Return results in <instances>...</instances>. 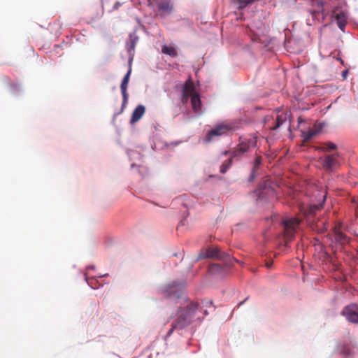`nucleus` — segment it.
<instances>
[{"instance_id": "1", "label": "nucleus", "mask_w": 358, "mask_h": 358, "mask_svg": "<svg viewBox=\"0 0 358 358\" xmlns=\"http://www.w3.org/2000/svg\"><path fill=\"white\" fill-rule=\"evenodd\" d=\"M184 289V284L176 282L168 284L163 288L165 297L169 299L177 307L176 318L173 321L166 338L169 337L174 330L182 329L189 326L197 309V305L187 298Z\"/></svg>"}, {"instance_id": "2", "label": "nucleus", "mask_w": 358, "mask_h": 358, "mask_svg": "<svg viewBox=\"0 0 358 358\" xmlns=\"http://www.w3.org/2000/svg\"><path fill=\"white\" fill-rule=\"evenodd\" d=\"M234 129V125L233 124L225 122L217 124L214 128L207 132L204 141L206 143H210L215 138L228 135Z\"/></svg>"}, {"instance_id": "3", "label": "nucleus", "mask_w": 358, "mask_h": 358, "mask_svg": "<svg viewBox=\"0 0 358 358\" xmlns=\"http://www.w3.org/2000/svg\"><path fill=\"white\" fill-rule=\"evenodd\" d=\"M301 220L298 217H287L283 220L284 236L287 241L294 238Z\"/></svg>"}, {"instance_id": "4", "label": "nucleus", "mask_w": 358, "mask_h": 358, "mask_svg": "<svg viewBox=\"0 0 358 358\" xmlns=\"http://www.w3.org/2000/svg\"><path fill=\"white\" fill-rule=\"evenodd\" d=\"M156 5L159 15L162 17L170 15L173 11V2L172 0H148V6L150 7Z\"/></svg>"}, {"instance_id": "5", "label": "nucleus", "mask_w": 358, "mask_h": 358, "mask_svg": "<svg viewBox=\"0 0 358 358\" xmlns=\"http://www.w3.org/2000/svg\"><path fill=\"white\" fill-rule=\"evenodd\" d=\"M227 257H229V255L227 253L222 252L219 248L211 247L206 249L205 252L201 250L199 252L197 259H201L204 258H215L218 259H224Z\"/></svg>"}, {"instance_id": "6", "label": "nucleus", "mask_w": 358, "mask_h": 358, "mask_svg": "<svg viewBox=\"0 0 358 358\" xmlns=\"http://www.w3.org/2000/svg\"><path fill=\"white\" fill-rule=\"evenodd\" d=\"M341 315L344 316L348 322L358 324V304L351 303L346 306L341 311Z\"/></svg>"}, {"instance_id": "7", "label": "nucleus", "mask_w": 358, "mask_h": 358, "mask_svg": "<svg viewBox=\"0 0 358 358\" xmlns=\"http://www.w3.org/2000/svg\"><path fill=\"white\" fill-rule=\"evenodd\" d=\"M256 193L259 199H266L268 197H273L275 195V190L271 187L269 182L266 181L260 184L256 190Z\"/></svg>"}, {"instance_id": "8", "label": "nucleus", "mask_w": 358, "mask_h": 358, "mask_svg": "<svg viewBox=\"0 0 358 358\" xmlns=\"http://www.w3.org/2000/svg\"><path fill=\"white\" fill-rule=\"evenodd\" d=\"M339 155L338 153H336L334 155H329L325 156L322 159V164L324 168H325L328 171H331L333 169H335L338 166V161L336 157Z\"/></svg>"}, {"instance_id": "9", "label": "nucleus", "mask_w": 358, "mask_h": 358, "mask_svg": "<svg viewBox=\"0 0 358 358\" xmlns=\"http://www.w3.org/2000/svg\"><path fill=\"white\" fill-rule=\"evenodd\" d=\"M131 73V69L130 68L128 70L127 74L124 76V77L122 81L121 85H120L121 92H122V94L123 96V101H122V109L125 107V106L128 101L129 95L127 94V87H128V83L129 81Z\"/></svg>"}, {"instance_id": "10", "label": "nucleus", "mask_w": 358, "mask_h": 358, "mask_svg": "<svg viewBox=\"0 0 358 358\" xmlns=\"http://www.w3.org/2000/svg\"><path fill=\"white\" fill-rule=\"evenodd\" d=\"M355 345L352 342H343L338 345L339 353L343 355H350L354 353Z\"/></svg>"}, {"instance_id": "11", "label": "nucleus", "mask_w": 358, "mask_h": 358, "mask_svg": "<svg viewBox=\"0 0 358 358\" xmlns=\"http://www.w3.org/2000/svg\"><path fill=\"white\" fill-rule=\"evenodd\" d=\"M250 150V145L245 141H241L232 152V157H237Z\"/></svg>"}, {"instance_id": "12", "label": "nucleus", "mask_w": 358, "mask_h": 358, "mask_svg": "<svg viewBox=\"0 0 358 358\" xmlns=\"http://www.w3.org/2000/svg\"><path fill=\"white\" fill-rule=\"evenodd\" d=\"M191 103L194 112L198 115L201 114V101L199 93L192 94Z\"/></svg>"}, {"instance_id": "13", "label": "nucleus", "mask_w": 358, "mask_h": 358, "mask_svg": "<svg viewBox=\"0 0 358 358\" xmlns=\"http://www.w3.org/2000/svg\"><path fill=\"white\" fill-rule=\"evenodd\" d=\"M145 108L143 105H138L133 111L130 120L131 124L138 122L145 114Z\"/></svg>"}, {"instance_id": "14", "label": "nucleus", "mask_w": 358, "mask_h": 358, "mask_svg": "<svg viewBox=\"0 0 358 358\" xmlns=\"http://www.w3.org/2000/svg\"><path fill=\"white\" fill-rule=\"evenodd\" d=\"M334 238L335 240L341 243V244H345L348 243V237L345 234H343L341 230L340 226H336L334 229Z\"/></svg>"}, {"instance_id": "15", "label": "nucleus", "mask_w": 358, "mask_h": 358, "mask_svg": "<svg viewBox=\"0 0 358 358\" xmlns=\"http://www.w3.org/2000/svg\"><path fill=\"white\" fill-rule=\"evenodd\" d=\"M334 17L337 21V24L340 29L343 31L347 22L346 14L343 11L339 13L334 12Z\"/></svg>"}, {"instance_id": "16", "label": "nucleus", "mask_w": 358, "mask_h": 358, "mask_svg": "<svg viewBox=\"0 0 358 358\" xmlns=\"http://www.w3.org/2000/svg\"><path fill=\"white\" fill-rule=\"evenodd\" d=\"M182 92L191 95V97L192 96V94L196 93L195 92L194 82L191 78H189L187 80H186V82L183 85Z\"/></svg>"}, {"instance_id": "17", "label": "nucleus", "mask_w": 358, "mask_h": 358, "mask_svg": "<svg viewBox=\"0 0 358 358\" xmlns=\"http://www.w3.org/2000/svg\"><path fill=\"white\" fill-rule=\"evenodd\" d=\"M262 162V159L260 156H257L255 157L254 164L252 169V171L250 173V176L249 177V181L252 182L255 180V178L257 177V171L258 170L259 166L261 165Z\"/></svg>"}, {"instance_id": "18", "label": "nucleus", "mask_w": 358, "mask_h": 358, "mask_svg": "<svg viewBox=\"0 0 358 358\" xmlns=\"http://www.w3.org/2000/svg\"><path fill=\"white\" fill-rule=\"evenodd\" d=\"M322 208V203L318 205H311L304 210V215L306 217H309L315 214L316 211L320 210Z\"/></svg>"}, {"instance_id": "19", "label": "nucleus", "mask_w": 358, "mask_h": 358, "mask_svg": "<svg viewBox=\"0 0 358 358\" xmlns=\"http://www.w3.org/2000/svg\"><path fill=\"white\" fill-rule=\"evenodd\" d=\"M287 120V117L285 114H277L276 115V120H275V125L270 127V129L271 130H275L278 128H279Z\"/></svg>"}, {"instance_id": "20", "label": "nucleus", "mask_w": 358, "mask_h": 358, "mask_svg": "<svg viewBox=\"0 0 358 358\" xmlns=\"http://www.w3.org/2000/svg\"><path fill=\"white\" fill-rule=\"evenodd\" d=\"M162 53L175 57L178 55L176 50L172 46L164 45L162 49Z\"/></svg>"}, {"instance_id": "21", "label": "nucleus", "mask_w": 358, "mask_h": 358, "mask_svg": "<svg viewBox=\"0 0 358 358\" xmlns=\"http://www.w3.org/2000/svg\"><path fill=\"white\" fill-rule=\"evenodd\" d=\"M229 267H230V265L227 264H224V267H222V266H221L220 264H213L211 266L210 271L213 274L221 273L222 269H224V268L228 269V268H229Z\"/></svg>"}, {"instance_id": "22", "label": "nucleus", "mask_w": 358, "mask_h": 358, "mask_svg": "<svg viewBox=\"0 0 358 358\" xmlns=\"http://www.w3.org/2000/svg\"><path fill=\"white\" fill-rule=\"evenodd\" d=\"M324 146L317 147L316 150L327 152L330 150H336L337 148V145L331 142H327L324 143Z\"/></svg>"}, {"instance_id": "23", "label": "nucleus", "mask_w": 358, "mask_h": 358, "mask_svg": "<svg viewBox=\"0 0 358 358\" xmlns=\"http://www.w3.org/2000/svg\"><path fill=\"white\" fill-rule=\"evenodd\" d=\"M255 0H236L239 9H243L247 6L252 4Z\"/></svg>"}, {"instance_id": "24", "label": "nucleus", "mask_w": 358, "mask_h": 358, "mask_svg": "<svg viewBox=\"0 0 358 358\" xmlns=\"http://www.w3.org/2000/svg\"><path fill=\"white\" fill-rule=\"evenodd\" d=\"M232 164V159L231 158L229 159L228 160L224 162L220 166V172L222 173H225L227 170L231 167Z\"/></svg>"}, {"instance_id": "25", "label": "nucleus", "mask_w": 358, "mask_h": 358, "mask_svg": "<svg viewBox=\"0 0 358 358\" xmlns=\"http://www.w3.org/2000/svg\"><path fill=\"white\" fill-rule=\"evenodd\" d=\"M317 132L313 130H309L307 132L303 133V142H307L310 140H311L315 135Z\"/></svg>"}, {"instance_id": "26", "label": "nucleus", "mask_w": 358, "mask_h": 358, "mask_svg": "<svg viewBox=\"0 0 358 358\" xmlns=\"http://www.w3.org/2000/svg\"><path fill=\"white\" fill-rule=\"evenodd\" d=\"M246 143H248L250 145V148H255L257 146V136H252L248 139H246L245 141Z\"/></svg>"}, {"instance_id": "27", "label": "nucleus", "mask_w": 358, "mask_h": 358, "mask_svg": "<svg viewBox=\"0 0 358 358\" xmlns=\"http://www.w3.org/2000/svg\"><path fill=\"white\" fill-rule=\"evenodd\" d=\"M190 96H191V95L182 92V97H181L182 103H184V104L187 103L188 102Z\"/></svg>"}, {"instance_id": "28", "label": "nucleus", "mask_w": 358, "mask_h": 358, "mask_svg": "<svg viewBox=\"0 0 358 358\" xmlns=\"http://www.w3.org/2000/svg\"><path fill=\"white\" fill-rule=\"evenodd\" d=\"M121 6V3H119V2H117L115 5H114V9H118V8Z\"/></svg>"}, {"instance_id": "29", "label": "nucleus", "mask_w": 358, "mask_h": 358, "mask_svg": "<svg viewBox=\"0 0 358 358\" xmlns=\"http://www.w3.org/2000/svg\"><path fill=\"white\" fill-rule=\"evenodd\" d=\"M266 266L268 268H271V266H272V263H266Z\"/></svg>"}, {"instance_id": "30", "label": "nucleus", "mask_w": 358, "mask_h": 358, "mask_svg": "<svg viewBox=\"0 0 358 358\" xmlns=\"http://www.w3.org/2000/svg\"><path fill=\"white\" fill-rule=\"evenodd\" d=\"M347 73H348V71H344V72L343 73V76L344 77H345V76H346V75H347Z\"/></svg>"}, {"instance_id": "31", "label": "nucleus", "mask_w": 358, "mask_h": 358, "mask_svg": "<svg viewBox=\"0 0 358 358\" xmlns=\"http://www.w3.org/2000/svg\"><path fill=\"white\" fill-rule=\"evenodd\" d=\"M229 153V151H224V152H223V155H228Z\"/></svg>"}, {"instance_id": "32", "label": "nucleus", "mask_w": 358, "mask_h": 358, "mask_svg": "<svg viewBox=\"0 0 358 358\" xmlns=\"http://www.w3.org/2000/svg\"><path fill=\"white\" fill-rule=\"evenodd\" d=\"M254 41H257V38H253Z\"/></svg>"}, {"instance_id": "33", "label": "nucleus", "mask_w": 358, "mask_h": 358, "mask_svg": "<svg viewBox=\"0 0 358 358\" xmlns=\"http://www.w3.org/2000/svg\"><path fill=\"white\" fill-rule=\"evenodd\" d=\"M357 208H358V203H357Z\"/></svg>"}]
</instances>
